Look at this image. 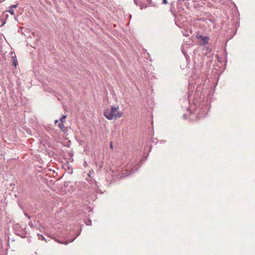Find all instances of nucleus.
Wrapping results in <instances>:
<instances>
[{
  "instance_id": "obj_1",
  "label": "nucleus",
  "mask_w": 255,
  "mask_h": 255,
  "mask_svg": "<svg viewBox=\"0 0 255 255\" xmlns=\"http://www.w3.org/2000/svg\"><path fill=\"white\" fill-rule=\"evenodd\" d=\"M193 104L187 108V113L183 115V119H186L189 117L191 121L200 119L205 117L209 107L206 100L201 101V98L194 96Z\"/></svg>"
},
{
  "instance_id": "obj_2",
  "label": "nucleus",
  "mask_w": 255,
  "mask_h": 255,
  "mask_svg": "<svg viewBox=\"0 0 255 255\" xmlns=\"http://www.w3.org/2000/svg\"><path fill=\"white\" fill-rule=\"evenodd\" d=\"M119 109L118 106L117 107L112 106L111 109H107L104 111V115L109 120L120 118L122 117L123 113L119 111Z\"/></svg>"
},
{
  "instance_id": "obj_3",
  "label": "nucleus",
  "mask_w": 255,
  "mask_h": 255,
  "mask_svg": "<svg viewBox=\"0 0 255 255\" xmlns=\"http://www.w3.org/2000/svg\"><path fill=\"white\" fill-rule=\"evenodd\" d=\"M138 164L134 159L128 163L122 171V177H125L135 172L138 168Z\"/></svg>"
},
{
  "instance_id": "obj_4",
  "label": "nucleus",
  "mask_w": 255,
  "mask_h": 255,
  "mask_svg": "<svg viewBox=\"0 0 255 255\" xmlns=\"http://www.w3.org/2000/svg\"><path fill=\"white\" fill-rule=\"evenodd\" d=\"M197 39H200L203 45L207 44L209 42V37L208 36H204L202 35L197 36Z\"/></svg>"
},
{
  "instance_id": "obj_5",
  "label": "nucleus",
  "mask_w": 255,
  "mask_h": 255,
  "mask_svg": "<svg viewBox=\"0 0 255 255\" xmlns=\"http://www.w3.org/2000/svg\"><path fill=\"white\" fill-rule=\"evenodd\" d=\"M185 31H182L183 34L184 36L186 37H188L189 36L190 34L192 33V30L191 27L188 28L187 30L184 29Z\"/></svg>"
},
{
  "instance_id": "obj_6",
  "label": "nucleus",
  "mask_w": 255,
  "mask_h": 255,
  "mask_svg": "<svg viewBox=\"0 0 255 255\" xmlns=\"http://www.w3.org/2000/svg\"><path fill=\"white\" fill-rule=\"evenodd\" d=\"M11 58H12V65H13L15 67V68H16L18 63H17V60L16 59V56H12Z\"/></svg>"
},
{
  "instance_id": "obj_7",
  "label": "nucleus",
  "mask_w": 255,
  "mask_h": 255,
  "mask_svg": "<svg viewBox=\"0 0 255 255\" xmlns=\"http://www.w3.org/2000/svg\"><path fill=\"white\" fill-rule=\"evenodd\" d=\"M58 127L60 128V129L65 132L66 129V128L65 127L63 123H59V124H58Z\"/></svg>"
},
{
  "instance_id": "obj_8",
  "label": "nucleus",
  "mask_w": 255,
  "mask_h": 255,
  "mask_svg": "<svg viewBox=\"0 0 255 255\" xmlns=\"http://www.w3.org/2000/svg\"><path fill=\"white\" fill-rule=\"evenodd\" d=\"M76 237H77V236L75 237L73 239H72V240H71L69 242H67V241L60 242V241H57V242H58L59 243H60L61 244H65V245H67L69 243H71V242H73L74 241V240L76 238Z\"/></svg>"
},
{
  "instance_id": "obj_9",
  "label": "nucleus",
  "mask_w": 255,
  "mask_h": 255,
  "mask_svg": "<svg viewBox=\"0 0 255 255\" xmlns=\"http://www.w3.org/2000/svg\"><path fill=\"white\" fill-rule=\"evenodd\" d=\"M8 12H9L10 14H11L13 15V14H14V9L13 8V7H10H10H9Z\"/></svg>"
},
{
  "instance_id": "obj_10",
  "label": "nucleus",
  "mask_w": 255,
  "mask_h": 255,
  "mask_svg": "<svg viewBox=\"0 0 255 255\" xmlns=\"http://www.w3.org/2000/svg\"><path fill=\"white\" fill-rule=\"evenodd\" d=\"M188 100H184V102L186 103H189L190 101V96H191V95L190 94V92H189L188 93Z\"/></svg>"
},
{
  "instance_id": "obj_11",
  "label": "nucleus",
  "mask_w": 255,
  "mask_h": 255,
  "mask_svg": "<svg viewBox=\"0 0 255 255\" xmlns=\"http://www.w3.org/2000/svg\"><path fill=\"white\" fill-rule=\"evenodd\" d=\"M66 118V116H63L59 120L60 123H64V122H65V119Z\"/></svg>"
},
{
  "instance_id": "obj_12",
  "label": "nucleus",
  "mask_w": 255,
  "mask_h": 255,
  "mask_svg": "<svg viewBox=\"0 0 255 255\" xmlns=\"http://www.w3.org/2000/svg\"><path fill=\"white\" fill-rule=\"evenodd\" d=\"M142 0L143 1H146L147 2L148 4H149V5H150V6H153L154 5V4L152 3V2H151V0Z\"/></svg>"
},
{
  "instance_id": "obj_13",
  "label": "nucleus",
  "mask_w": 255,
  "mask_h": 255,
  "mask_svg": "<svg viewBox=\"0 0 255 255\" xmlns=\"http://www.w3.org/2000/svg\"><path fill=\"white\" fill-rule=\"evenodd\" d=\"M175 24L179 27H181L182 26L181 25H180V22L177 20L175 21Z\"/></svg>"
},
{
  "instance_id": "obj_14",
  "label": "nucleus",
  "mask_w": 255,
  "mask_h": 255,
  "mask_svg": "<svg viewBox=\"0 0 255 255\" xmlns=\"http://www.w3.org/2000/svg\"><path fill=\"white\" fill-rule=\"evenodd\" d=\"M91 222H91V220H89V221L88 222V223H86V224H87V225H91Z\"/></svg>"
},
{
  "instance_id": "obj_15",
  "label": "nucleus",
  "mask_w": 255,
  "mask_h": 255,
  "mask_svg": "<svg viewBox=\"0 0 255 255\" xmlns=\"http://www.w3.org/2000/svg\"><path fill=\"white\" fill-rule=\"evenodd\" d=\"M162 3H163V4H167V0H162Z\"/></svg>"
},
{
  "instance_id": "obj_16",
  "label": "nucleus",
  "mask_w": 255,
  "mask_h": 255,
  "mask_svg": "<svg viewBox=\"0 0 255 255\" xmlns=\"http://www.w3.org/2000/svg\"><path fill=\"white\" fill-rule=\"evenodd\" d=\"M17 6V4H15V5H13L12 6H11L10 7H13V8L14 9V8H16Z\"/></svg>"
},
{
  "instance_id": "obj_17",
  "label": "nucleus",
  "mask_w": 255,
  "mask_h": 255,
  "mask_svg": "<svg viewBox=\"0 0 255 255\" xmlns=\"http://www.w3.org/2000/svg\"><path fill=\"white\" fill-rule=\"evenodd\" d=\"M110 147H111V148L112 149H113V143H112V142H110Z\"/></svg>"
},
{
  "instance_id": "obj_18",
  "label": "nucleus",
  "mask_w": 255,
  "mask_h": 255,
  "mask_svg": "<svg viewBox=\"0 0 255 255\" xmlns=\"http://www.w3.org/2000/svg\"><path fill=\"white\" fill-rule=\"evenodd\" d=\"M182 52H183V53L184 54V55H185V56L186 57V58H187V56H186V53H185V52L183 50H182Z\"/></svg>"
},
{
  "instance_id": "obj_19",
  "label": "nucleus",
  "mask_w": 255,
  "mask_h": 255,
  "mask_svg": "<svg viewBox=\"0 0 255 255\" xmlns=\"http://www.w3.org/2000/svg\"><path fill=\"white\" fill-rule=\"evenodd\" d=\"M58 122V120H55V124H56V123H57Z\"/></svg>"
}]
</instances>
